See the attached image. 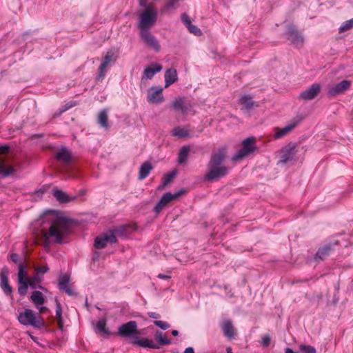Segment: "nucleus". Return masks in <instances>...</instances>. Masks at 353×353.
<instances>
[{
	"label": "nucleus",
	"instance_id": "obj_37",
	"mask_svg": "<svg viewBox=\"0 0 353 353\" xmlns=\"http://www.w3.org/2000/svg\"><path fill=\"white\" fill-rule=\"evenodd\" d=\"M190 148L187 146L183 147L179 154V163H183L185 162L188 157Z\"/></svg>",
	"mask_w": 353,
	"mask_h": 353
},
{
	"label": "nucleus",
	"instance_id": "obj_10",
	"mask_svg": "<svg viewBox=\"0 0 353 353\" xmlns=\"http://www.w3.org/2000/svg\"><path fill=\"white\" fill-rule=\"evenodd\" d=\"M338 245L336 241L333 243H328L320 248L314 256V261L319 262L320 261L325 260L329 256L334 250V247Z\"/></svg>",
	"mask_w": 353,
	"mask_h": 353
},
{
	"label": "nucleus",
	"instance_id": "obj_29",
	"mask_svg": "<svg viewBox=\"0 0 353 353\" xmlns=\"http://www.w3.org/2000/svg\"><path fill=\"white\" fill-rule=\"evenodd\" d=\"M172 134L174 137H177L179 138H185L189 137L190 132L188 129L181 127H175L172 131Z\"/></svg>",
	"mask_w": 353,
	"mask_h": 353
},
{
	"label": "nucleus",
	"instance_id": "obj_45",
	"mask_svg": "<svg viewBox=\"0 0 353 353\" xmlns=\"http://www.w3.org/2000/svg\"><path fill=\"white\" fill-rule=\"evenodd\" d=\"M154 324L164 330L168 329L170 327V325L167 322L163 321H154Z\"/></svg>",
	"mask_w": 353,
	"mask_h": 353
},
{
	"label": "nucleus",
	"instance_id": "obj_25",
	"mask_svg": "<svg viewBox=\"0 0 353 353\" xmlns=\"http://www.w3.org/2000/svg\"><path fill=\"white\" fill-rule=\"evenodd\" d=\"M221 328L224 333V335L228 339H232L234 337L235 332L234 326L230 320L224 321L221 324Z\"/></svg>",
	"mask_w": 353,
	"mask_h": 353
},
{
	"label": "nucleus",
	"instance_id": "obj_21",
	"mask_svg": "<svg viewBox=\"0 0 353 353\" xmlns=\"http://www.w3.org/2000/svg\"><path fill=\"white\" fill-rule=\"evenodd\" d=\"M131 343L134 345L145 348L158 349L159 346L157 345L152 340L148 339H139L138 336L134 337Z\"/></svg>",
	"mask_w": 353,
	"mask_h": 353
},
{
	"label": "nucleus",
	"instance_id": "obj_2",
	"mask_svg": "<svg viewBox=\"0 0 353 353\" xmlns=\"http://www.w3.org/2000/svg\"><path fill=\"white\" fill-rule=\"evenodd\" d=\"M225 157L226 152L223 149L212 154L208 163V172L205 176V180L210 181L216 180L228 173V168L222 165Z\"/></svg>",
	"mask_w": 353,
	"mask_h": 353
},
{
	"label": "nucleus",
	"instance_id": "obj_61",
	"mask_svg": "<svg viewBox=\"0 0 353 353\" xmlns=\"http://www.w3.org/2000/svg\"><path fill=\"white\" fill-rule=\"evenodd\" d=\"M172 334L173 336H177L179 334V332L177 330H174L172 331Z\"/></svg>",
	"mask_w": 353,
	"mask_h": 353
},
{
	"label": "nucleus",
	"instance_id": "obj_5",
	"mask_svg": "<svg viewBox=\"0 0 353 353\" xmlns=\"http://www.w3.org/2000/svg\"><path fill=\"white\" fill-rule=\"evenodd\" d=\"M242 148L233 157L232 161H240L252 154L256 150V139L248 137L242 141Z\"/></svg>",
	"mask_w": 353,
	"mask_h": 353
},
{
	"label": "nucleus",
	"instance_id": "obj_16",
	"mask_svg": "<svg viewBox=\"0 0 353 353\" xmlns=\"http://www.w3.org/2000/svg\"><path fill=\"white\" fill-rule=\"evenodd\" d=\"M163 88L161 87H152L148 92V101L151 103H161L164 101L162 94Z\"/></svg>",
	"mask_w": 353,
	"mask_h": 353
},
{
	"label": "nucleus",
	"instance_id": "obj_62",
	"mask_svg": "<svg viewBox=\"0 0 353 353\" xmlns=\"http://www.w3.org/2000/svg\"><path fill=\"white\" fill-rule=\"evenodd\" d=\"M226 352H227V353H233V352H232V347H228L226 348Z\"/></svg>",
	"mask_w": 353,
	"mask_h": 353
},
{
	"label": "nucleus",
	"instance_id": "obj_34",
	"mask_svg": "<svg viewBox=\"0 0 353 353\" xmlns=\"http://www.w3.org/2000/svg\"><path fill=\"white\" fill-rule=\"evenodd\" d=\"M240 103L243 108L249 110L253 106V101L252 97L248 95H243L239 99Z\"/></svg>",
	"mask_w": 353,
	"mask_h": 353
},
{
	"label": "nucleus",
	"instance_id": "obj_56",
	"mask_svg": "<svg viewBox=\"0 0 353 353\" xmlns=\"http://www.w3.org/2000/svg\"><path fill=\"white\" fill-rule=\"evenodd\" d=\"M148 316L152 319H159L160 317V315L156 312H149Z\"/></svg>",
	"mask_w": 353,
	"mask_h": 353
},
{
	"label": "nucleus",
	"instance_id": "obj_28",
	"mask_svg": "<svg viewBox=\"0 0 353 353\" xmlns=\"http://www.w3.org/2000/svg\"><path fill=\"white\" fill-rule=\"evenodd\" d=\"M173 108L176 110L181 111L183 114H187L188 108L185 103V101L182 98L176 99L173 102Z\"/></svg>",
	"mask_w": 353,
	"mask_h": 353
},
{
	"label": "nucleus",
	"instance_id": "obj_36",
	"mask_svg": "<svg viewBox=\"0 0 353 353\" xmlns=\"http://www.w3.org/2000/svg\"><path fill=\"white\" fill-rule=\"evenodd\" d=\"M98 123L99 125L105 128H107L108 125V113L105 110H102L98 115Z\"/></svg>",
	"mask_w": 353,
	"mask_h": 353
},
{
	"label": "nucleus",
	"instance_id": "obj_63",
	"mask_svg": "<svg viewBox=\"0 0 353 353\" xmlns=\"http://www.w3.org/2000/svg\"><path fill=\"white\" fill-rule=\"evenodd\" d=\"M61 201H68L69 200H66V199H64V200H60Z\"/></svg>",
	"mask_w": 353,
	"mask_h": 353
},
{
	"label": "nucleus",
	"instance_id": "obj_44",
	"mask_svg": "<svg viewBox=\"0 0 353 353\" xmlns=\"http://www.w3.org/2000/svg\"><path fill=\"white\" fill-rule=\"evenodd\" d=\"M179 0H169L164 6L163 12L169 10L170 9L174 8L176 3Z\"/></svg>",
	"mask_w": 353,
	"mask_h": 353
},
{
	"label": "nucleus",
	"instance_id": "obj_22",
	"mask_svg": "<svg viewBox=\"0 0 353 353\" xmlns=\"http://www.w3.org/2000/svg\"><path fill=\"white\" fill-rule=\"evenodd\" d=\"M18 283H19L18 292L22 296H24L26 294L28 287H30L32 289L39 288L41 290H44V288L43 286H41L40 285H35L34 283L31 282L30 280L29 281H22L18 282Z\"/></svg>",
	"mask_w": 353,
	"mask_h": 353
},
{
	"label": "nucleus",
	"instance_id": "obj_47",
	"mask_svg": "<svg viewBox=\"0 0 353 353\" xmlns=\"http://www.w3.org/2000/svg\"><path fill=\"white\" fill-rule=\"evenodd\" d=\"M34 270L37 274H45L48 272L49 268L48 265L37 266Z\"/></svg>",
	"mask_w": 353,
	"mask_h": 353
},
{
	"label": "nucleus",
	"instance_id": "obj_64",
	"mask_svg": "<svg viewBox=\"0 0 353 353\" xmlns=\"http://www.w3.org/2000/svg\"><path fill=\"white\" fill-rule=\"evenodd\" d=\"M173 353H179V352H173Z\"/></svg>",
	"mask_w": 353,
	"mask_h": 353
},
{
	"label": "nucleus",
	"instance_id": "obj_8",
	"mask_svg": "<svg viewBox=\"0 0 353 353\" xmlns=\"http://www.w3.org/2000/svg\"><path fill=\"white\" fill-rule=\"evenodd\" d=\"M301 122V119H294L289 122L284 128L276 127L274 128V139H279L290 133Z\"/></svg>",
	"mask_w": 353,
	"mask_h": 353
},
{
	"label": "nucleus",
	"instance_id": "obj_43",
	"mask_svg": "<svg viewBox=\"0 0 353 353\" xmlns=\"http://www.w3.org/2000/svg\"><path fill=\"white\" fill-rule=\"evenodd\" d=\"M353 27V19L346 21L340 28L341 32L347 31Z\"/></svg>",
	"mask_w": 353,
	"mask_h": 353
},
{
	"label": "nucleus",
	"instance_id": "obj_15",
	"mask_svg": "<svg viewBox=\"0 0 353 353\" xmlns=\"http://www.w3.org/2000/svg\"><path fill=\"white\" fill-rule=\"evenodd\" d=\"M8 272H9V270H8V268L5 266L1 269V271L0 273V279H1L0 287H1V290H3V292H4V294L7 296L11 295L13 292L12 288L9 284V280H8Z\"/></svg>",
	"mask_w": 353,
	"mask_h": 353
},
{
	"label": "nucleus",
	"instance_id": "obj_20",
	"mask_svg": "<svg viewBox=\"0 0 353 353\" xmlns=\"http://www.w3.org/2000/svg\"><path fill=\"white\" fill-rule=\"evenodd\" d=\"M114 53L112 51L108 52L99 68V77H103L111 61L113 60Z\"/></svg>",
	"mask_w": 353,
	"mask_h": 353
},
{
	"label": "nucleus",
	"instance_id": "obj_33",
	"mask_svg": "<svg viewBox=\"0 0 353 353\" xmlns=\"http://www.w3.org/2000/svg\"><path fill=\"white\" fill-rule=\"evenodd\" d=\"M56 319L57 320L59 328L62 330L63 326L62 319V308L60 303L57 300H56Z\"/></svg>",
	"mask_w": 353,
	"mask_h": 353
},
{
	"label": "nucleus",
	"instance_id": "obj_18",
	"mask_svg": "<svg viewBox=\"0 0 353 353\" xmlns=\"http://www.w3.org/2000/svg\"><path fill=\"white\" fill-rule=\"evenodd\" d=\"M288 40L296 47L301 46L304 39L303 36L292 26H290L288 30Z\"/></svg>",
	"mask_w": 353,
	"mask_h": 353
},
{
	"label": "nucleus",
	"instance_id": "obj_39",
	"mask_svg": "<svg viewBox=\"0 0 353 353\" xmlns=\"http://www.w3.org/2000/svg\"><path fill=\"white\" fill-rule=\"evenodd\" d=\"M70 283V276L67 274L61 275L59 279V289L63 290L68 286Z\"/></svg>",
	"mask_w": 353,
	"mask_h": 353
},
{
	"label": "nucleus",
	"instance_id": "obj_17",
	"mask_svg": "<svg viewBox=\"0 0 353 353\" xmlns=\"http://www.w3.org/2000/svg\"><path fill=\"white\" fill-rule=\"evenodd\" d=\"M321 90V86L318 83L312 84L307 90L300 94L299 97L305 101L314 99Z\"/></svg>",
	"mask_w": 353,
	"mask_h": 353
},
{
	"label": "nucleus",
	"instance_id": "obj_3",
	"mask_svg": "<svg viewBox=\"0 0 353 353\" xmlns=\"http://www.w3.org/2000/svg\"><path fill=\"white\" fill-rule=\"evenodd\" d=\"M19 322L26 326L41 328L45 325V322L41 314L31 309H25L17 316Z\"/></svg>",
	"mask_w": 353,
	"mask_h": 353
},
{
	"label": "nucleus",
	"instance_id": "obj_60",
	"mask_svg": "<svg viewBox=\"0 0 353 353\" xmlns=\"http://www.w3.org/2000/svg\"><path fill=\"white\" fill-rule=\"evenodd\" d=\"M85 190H81L80 194L78 195V196H85Z\"/></svg>",
	"mask_w": 353,
	"mask_h": 353
},
{
	"label": "nucleus",
	"instance_id": "obj_32",
	"mask_svg": "<svg viewBox=\"0 0 353 353\" xmlns=\"http://www.w3.org/2000/svg\"><path fill=\"white\" fill-rule=\"evenodd\" d=\"M96 327L100 333H102L107 336L112 334V333L106 327V321L105 319H101L97 321Z\"/></svg>",
	"mask_w": 353,
	"mask_h": 353
},
{
	"label": "nucleus",
	"instance_id": "obj_14",
	"mask_svg": "<svg viewBox=\"0 0 353 353\" xmlns=\"http://www.w3.org/2000/svg\"><path fill=\"white\" fill-rule=\"evenodd\" d=\"M351 85V81L343 80L339 83L330 87L327 89V95L329 97H335L344 93Z\"/></svg>",
	"mask_w": 353,
	"mask_h": 353
},
{
	"label": "nucleus",
	"instance_id": "obj_41",
	"mask_svg": "<svg viewBox=\"0 0 353 353\" xmlns=\"http://www.w3.org/2000/svg\"><path fill=\"white\" fill-rule=\"evenodd\" d=\"M300 353H316V349L311 345L301 344L299 346Z\"/></svg>",
	"mask_w": 353,
	"mask_h": 353
},
{
	"label": "nucleus",
	"instance_id": "obj_12",
	"mask_svg": "<svg viewBox=\"0 0 353 353\" xmlns=\"http://www.w3.org/2000/svg\"><path fill=\"white\" fill-rule=\"evenodd\" d=\"M140 35L143 42L150 48L157 52L161 50V46L156 37L152 35L148 30H143L140 31Z\"/></svg>",
	"mask_w": 353,
	"mask_h": 353
},
{
	"label": "nucleus",
	"instance_id": "obj_9",
	"mask_svg": "<svg viewBox=\"0 0 353 353\" xmlns=\"http://www.w3.org/2000/svg\"><path fill=\"white\" fill-rule=\"evenodd\" d=\"M117 242V238L112 232H110L109 230L97 237L94 240V247L97 249H102L106 246L108 243H115Z\"/></svg>",
	"mask_w": 353,
	"mask_h": 353
},
{
	"label": "nucleus",
	"instance_id": "obj_6",
	"mask_svg": "<svg viewBox=\"0 0 353 353\" xmlns=\"http://www.w3.org/2000/svg\"><path fill=\"white\" fill-rule=\"evenodd\" d=\"M53 196L55 199H76L75 196H70L66 192L58 189L57 188H51L50 186H43L34 192L35 197H42L43 196Z\"/></svg>",
	"mask_w": 353,
	"mask_h": 353
},
{
	"label": "nucleus",
	"instance_id": "obj_55",
	"mask_svg": "<svg viewBox=\"0 0 353 353\" xmlns=\"http://www.w3.org/2000/svg\"><path fill=\"white\" fill-rule=\"evenodd\" d=\"M30 281L31 282H32L33 283H34L35 285H37V283H39L40 282V279L39 278L38 276H34L33 277H32Z\"/></svg>",
	"mask_w": 353,
	"mask_h": 353
},
{
	"label": "nucleus",
	"instance_id": "obj_38",
	"mask_svg": "<svg viewBox=\"0 0 353 353\" xmlns=\"http://www.w3.org/2000/svg\"><path fill=\"white\" fill-rule=\"evenodd\" d=\"M154 336L160 345H166L170 343V340L164 337L161 332H156Z\"/></svg>",
	"mask_w": 353,
	"mask_h": 353
},
{
	"label": "nucleus",
	"instance_id": "obj_4",
	"mask_svg": "<svg viewBox=\"0 0 353 353\" xmlns=\"http://www.w3.org/2000/svg\"><path fill=\"white\" fill-rule=\"evenodd\" d=\"M157 20V11L152 3H149L140 14L139 23L140 31L148 30L156 23Z\"/></svg>",
	"mask_w": 353,
	"mask_h": 353
},
{
	"label": "nucleus",
	"instance_id": "obj_1",
	"mask_svg": "<svg viewBox=\"0 0 353 353\" xmlns=\"http://www.w3.org/2000/svg\"><path fill=\"white\" fill-rule=\"evenodd\" d=\"M34 224L41 228L39 232L47 243H61L70 233L71 221L59 210H47Z\"/></svg>",
	"mask_w": 353,
	"mask_h": 353
},
{
	"label": "nucleus",
	"instance_id": "obj_26",
	"mask_svg": "<svg viewBox=\"0 0 353 353\" xmlns=\"http://www.w3.org/2000/svg\"><path fill=\"white\" fill-rule=\"evenodd\" d=\"M152 163L149 161H145L140 167L139 172V179L143 180L145 179L152 170Z\"/></svg>",
	"mask_w": 353,
	"mask_h": 353
},
{
	"label": "nucleus",
	"instance_id": "obj_42",
	"mask_svg": "<svg viewBox=\"0 0 353 353\" xmlns=\"http://www.w3.org/2000/svg\"><path fill=\"white\" fill-rule=\"evenodd\" d=\"M186 191L185 190H181L180 191L176 192L174 194L171 193H166L165 194L161 199H175L179 196H181L184 195L185 192Z\"/></svg>",
	"mask_w": 353,
	"mask_h": 353
},
{
	"label": "nucleus",
	"instance_id": "obj_23",
	"mask_svg": "<svg viewBox=\"0 0 353 353\" xmlns=\"http://www.w3.org/2000/svg\"><path fill=\"white\" fill-rule=\"evenodd\" d=\"M164 78L165 83V87L168 88L177 81L178 76L176 70L174 68L167 70L165 72Z\"/></svg>",
	"mask_w": 353,
	"mask_h": 353
},
{
	"label": "nucleus",
	"instance_id": "obj_19",
	"mask_svg": "<svg viewBox=\"0 0 353 353\" xmlns=\"http://www.w3.org/2000/svg\"><path fill=\"white\" fill-rule=\"evenodd\" d=\"M162 70V66L158 63L153 62L144 70L141 81L144 79H151L154 75Z\"/></svg>",
	"mask_w": 353,
	"mask_h": 353
},
{
	"label": "nucleus",
	"instance_id": "obj_49",
	"mask_svg": "<svg viewBox=\"0 0 353 353\" xmlns=\"http://www.w3.org/2000/svg\"><path fill=\"white\" fill-rule=\"evenodd\" d=\"M181 19L186 27H188L189 24H192L189 17L186 14H183Z\"/></svg>",
	"mask_w": 353,
	"mask_h": 353
},
{
	"label": "nucleus",
	"instance_id": "obj_51",
	"mask_svg": "<svg viewBox=\"0 0 353 353\" xmlns=\"http://www.w3.org/2000/svg\"><path fill=\"white\" fill-rule=\"evenodd\" d=\"M10 260L14 262V263H18L19 262V256L16 253H12L10 254Z\"/></svg>",
	"mask_w": 353,
	"mask_h": 353
},
{
	"label": "nucleus",
	"instance_id": "obj_31",
	"mask_svg": "<svg viewBox=\"0 0 353 353\" xmlns=\"http://www.w3.org/2000/svg\"><path fill=\"white\" fill-rule=\"evenodd\" d=\"M176 174V171L173 170L172 172L168 173L163 176L162 178V182L160 186L159 187V189H162L165 188L167 185H168L175 177Z\"/></svg>",
	"mask_w": 353,
	"mask_h": 353
},
{
	"label": "nucleus",
	"instance_id": "obj_50",
	"mask_svg": "<svg viewBox=\"0 0 353 353\" xmlns=\"http://www.w3.org/2000/svg\"><path fill=\"white\" fill-rule=\"evenodd\" d=\"M38 310H39V314H43V313H46L49 311V309L46 307V306H43V305H39V307H36Z\"/></svg>",
	"mask_w": 353,
	"mask_h": 353
},
{
	"label": "nucleus",
	"instance_id": "obj_46",
	"mask_svg": "<svg viewBox=\"0 0 353 353\" xmlns=\"http://www.w3.org/2000/svg\"><path fill=\"white\" fill-rule=\"evenodd\" d=\"M187 28L191 33H192L195 35L201 34V30L197 26H196L194 25L189 24V26L187 27Z\"/></svg>",
	"mask_w": 353,
	"mask_h": 353
},
{
	"label": "nucleus",
	"instance_id": "obj_13",
	"mask_svg": "<svg viewBox=\"0 0 353 353\" xmlns=\"http://www.w3.org/2000/svg\"><path fill=\"white\" fill-rule=\"evenodd\" d=\"M296 152V145L294 143L289 144L283 148L280 151L279 163L285 164L293 159Z\"/></svg>",
	"mask_w": 353,
	"mask_h": 353
},
{
	"label": "nucleus",
	"instance_id": "obj_40",
	"mask_svg": "<svg viewBox=\"0 0 353 353\" xmlns=\"http://www.w3.org/2000/svg\"><path fill=\"white\" fill-rule=\"evenodd\" d=\"M171 200H159V202L154 208V211L156 213L160 212L165 206L168 205Z\"/></svg>",
	"mask_w": 353,
	"mask_h": 353
},
{
	"label": "nucleus",
	"instance_id": "obj_57",
	"mask_svg": "<svg viewBox=\"0 0 353 353\" xmlns=\"http://www.w3.org/2000/svg\"><path fill=\"white\" fill-rule=\"evenodd\" d=\"M183 353H194V350L193 347H188L185 348Z\"/></svg>",
	"mask_w": 353,
	"mask_h": 353
},
{
	"label": "nucleus",
	"instance_id": "obj_11",
	"mask_svg": "<svg viewBox=\"0 0 353 353\" xmlns=\"http://www.w3.org/2000/svg\"><path fill=\"white\" fill-rule=\"evenodd\" d=\"M136 230V224H125L113 227L112 229L109 230V232H112L116 237L117 236L121 238H125Z\"/></svg>",
	"mask_w": 353,
	"mask_h": 353
},
{
	"label": "nucleus",
	"instance_id": "obj_7",
	"mask_svg": "<svg viewBox=\"0 0 353 353\" xmlns=\"http://www.w3.org/2000/svg\"><path fill=\"white\" fill-rule=\"evenodd\" d=\"M117 334L122 337L130 339L131 341H133V338L139 335L141 332L137 328V322L130 321L119 326Z\"/></svg>",
	"mask_w": 353,
	"mask_h": 353
},
{
	"label": "nucleus",
	"instance_id": "obj_59",
	"mask_svg": "<svg viewBox=\"0 0 353 353\" xmlns=\"http://www.w3.org/2000/svg\"><path fill=\"white\" fill-rule=\"evenodd\" d=\"M285 353H299V352H294L292 350V349L290 348V347H287L285 350Z\"/></svg>",
	"mask_w": 353,
	"mask_h": 353
},
{
	"label": "nucleus",
	"instance_id": "obj_48",
	"mask_svg": "<svg viewBox=\"0 0 353 353\" xmlns=\"http://www.w3.org/2000/svg\"><path fill=\"white\" fill-rule=\"evenodd\" d=\"M261 343L264 347L269 346L270 343V337L268 335L263 336Z\"/></svg>",
	"mask_w": 353,
	"mask_h": 353
},
{
	"label": "nucleus",
	"instance_id": "obj_53",
	"mask_svg": "<svg viewBox=\"0 0 353 353\" xmlns=\"http://www.w3.org/2000/svg\"><path fill=\"white\" fill-rule=\"evenodd\" d=\"M62 290H63L69 296H72L74 294L73 290L68 286L66 287L65 288H63Z\"/></svg>",
	"mask_w": 353,
	"mask_h": 353
},
{
	"label": "nucleus",
	"instance_id": "obj_52",
	"mask_svg": "<svg viewBox=\"0 0 353 353\" xmlns=\"http://www.w3.org/2000/svg\"><path fill=\"white\" fill-rule=\"evenodd\" d=\"M9 147L8 145H1L0 146V154H6L8 152Z\"/></svg>",
	"mask_w": 353,
	"mask_h": 353
},
{
	"label": "nucleus",
	"instance_id": "obj_54",
	"mask_svg": "<svg viewBox=\"0 0 353 353\" xmlns=\"http://www.w3.org/2000/svg\"><path fill=\"white\" fill-rule=\"evenodd\" d=\"M157 277L161 279L167 280V279H170L171 278V276L168 275V274H159L157 275Z\"/></svg>",
	"mask_w": 353,
	"mask_h": 353
},
{
	"label": "nucleus",
	"instance_id": "obj_35",
	"mask_svg": "<svg viewBox=\"0 0 353 353\" xmlns=\"http://www.w3.org/2000/svg\"><path fill=\"white\" fill-rule=\"evenodd\" d=\"M18 274H17V279L18 282H21L22 281H29L30 279L27 276V272L25 269V266L23 264L20 263L18 266Z\"/></svg>",
	"mask_w": 353,
	"mask_h": 353
},
{
	"label": "nucleus",
	"instance_id": "obj_27",
	"mask_svg": "<svg viewBox=\"0 0 353 353\" xmlns=\"http://www.w3.org/2000/svg\"><path fill=\"white\" fill-rule=\"evenodd\" d=\"M14 172V168L8 165L3 157H0V174L7 176Z\"/></svg>",
	"mask_w": 353,
	"mask_h": 353
},
{
	"label": "nucleus",
	"instance_id": "obj_58",
	"mask_svg": "<svg viewBox=\"0 0 353 353\" xmlns=\"http://www.w3.org/2000/svg\"><path fill=\"white\" fill-rule=\"evenodd\" d=\"M139 4L141 7H145L147 5V0H139Z\"/></svg>",
	"mask_w": 353,
	"mask_h": 353
},
{
	"label": "nucleus",
	"instance_id": "obj_30",
	"mask_svg": "<svg viewBox=\"0 0 353 353\" xmlns=\"http://www.w3.org/2000/svg\"><path fill=\"white\" fill-rule=\"evenodd\" d=\"M56 157L58 160L67 163L70 160L71 154L70 151L63 148L57 153Z\"/></svg>",
	"mask_w": 353,
	"mask_h": 353
},
{
	"label": "nucleus",
	"instance_id": "obj_24",
	"mask_svg": "<svg viewBox=\"0 0 353 353\" xmlns=\"http://www.w3.org/2000/svg\"><path fill=\"white\" fill-rule=\"evenodd\" d=\"M30 299L34 303L35 307H39V305H43L46 302L43 293L38 290L32 292Z\"/></svg>",
	"mask_w": 353,
	"mask_h": 353
}]
</instances>
